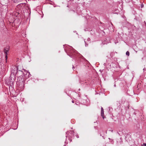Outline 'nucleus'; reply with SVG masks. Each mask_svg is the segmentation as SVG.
<instances>
[{
  "instance_id": "obj_4",
  "label": "nucleus",
  "mask_w": 146,
  "mask_h": 146,
  "mask_svg": "<svg viewBox=\"0 0 146 146\" xmlns=\"http://www.w3.org/2000/svg\"><path fill=\"white\" fill-rule=\"evenodd\" d=\"M131 0H125L126 2L128 3Z\"/></svg>"
},
{
  "instance_id": "obj_3",
  "label": "nucleus",
  "mask_w": 146,
  "mask_h": 146,
  "mask_svg": "<svg viewBox=\"0 0 146 146\" xmlns=\"http://www.w3.org/2000/svg\"><path fill=\"white\" fill-rule=\"evenodd\" d=\"M126 54L127 55L129 56V52L128 51H127L126 53Z\"/></svg>"
},
{
  "instance_id": "obj_7",
  "label": "nucleus",
  "mask_w": 146,
  "mask_h": 146,
  "mask_svg": "<svg viewBox=\"0 0 146 146\" xmlns=\"http://www.w3.org/2000/svg\"><path fill=\"white\" fill-rule=\"evenodd\" d=\"M71 134H73V131H70Z\"/></svg>"
},
{
  "instance_id": "obj_1",
  "label": "nucleus",
  "mask_w": 146,
  "mask_h": 146,
  "mask_svg": "<svg viewBox=\"0 0 146 146\" xmlns=\"http://www.w3.org/2000/svg\"><path fill=\"white\" fill-rule=\"evenodd\" d=\"M9 48L8 47H7L5 48L4 50V52L5 54V57L6 58H7V52L9 51ZM7 59V58H6V59Z\"/></svg>"
},
{
  "instance_id": "obj_8",
  "label": "nucleus",
  "mask_w": 146,
  "mask_h": 146,
  "mask_svg": "<svg viewBox=\"0 0 146 146\" xmlns=\"http://www.w3.org/2000/svg\"><path fill=\"white\" fill-rule=\"evenodd\" d=\"M72 103H74V101H72Z\"/></svg>"
},
{
  "instance_id": "obj_2",
  "label": "nucleus",
  "mask_w": 146,
  "mask_h": 146,
  "mask_svg": "<svg viewBox=\"0 0 146 146\" xmlns=\"http://www.w3.org/2000/svg\"><path fill=\"white\" fill-rule=\"evenodd\" d=\"M101 116L102 117V118L104 119V111H101Z\"/></svg>"
},
{
  "instance_id": "obj_6",
  "label": "nucleus",
  "mask_w": 146,
  "mask_h": 146,
  "mask_svg": "<svg viewBox=\"0 0 146 146\" xmlns=\"http://www.w3.org/2000/svg\"><path fill=\"white\" fill-rule=\"evenodd\" d=\"M143 146H146V143H144L143 144Z\"/></svg>"
},
{
  "instance_id": "obj_5",
  "label": "nucleus",
  "mask_w": 146,
  "mask_h": 146,
  "mask_svg": "<svg viewBox=\"0 0 146 146\" xmlns=\"http://www.w3.org/2000/svg\"><path fill=\"white\" fill-rule=\"evenodd\" d=\"M101 111H104V109L102 107H101Z\"/></svg>"
}]
</instances>
